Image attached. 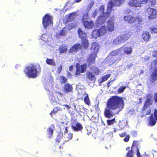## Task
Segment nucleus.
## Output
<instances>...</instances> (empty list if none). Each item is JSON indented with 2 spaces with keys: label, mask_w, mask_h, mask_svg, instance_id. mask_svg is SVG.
<instances>
[{
  "label": "nucleus",
  "mask_w": 157,
  "mask_h": 157,
  "mask_svg": "<svg viewBox=\"0 0 157 157\" xmlns=\"http://www.w3.org/2000/svg\"><path fill=\"white\" fill-rule=\"evenodd\" d=\"M110 74H108L103 76L101 78V82L107 80L110 76Z\"/></svg>",
  "instance_id": "obj_42"
},
{
  "label": "nucleus",
  "mask_w": 157,
  "mask_h": 157,
  "mask_svg": "<svg viewBox=\"0 0 157 157\" xmlns=\"http://www.w3.org/2000/svg\"><path fill=\"white\" fill-rule=\"evenodd\" d=\"M129 5L132 7H140L141 5L140 3L137 0H131L128 2Z\"/></svg>",
  "instance_id": "obj_19"
},
{
  "label": "nucleus",
  "mask_w": 157,
  "mask_h": 157,
  "mask_svg": "<svg viewBox=\"0 0 157 157\" xmlns=\"http://www.w3.org/2000/svg\"><path fill=\"white\" fill-rule=\"evenodd\" d=\"M105 9V6L103 5H101L100 7L99 11L101 12V14H103L102 15H104V14L105 13L104 12Z\"/></svg>",
  "instance_id": "obj_44"
},
{
  "label": "nucleus",
  "mask_w": 157,
  "mask_h": 157,
  "mask_svg": "<svg viewBox=\"0 0 157 157\" xmlns=\"http://www.w3.org/2000/svg\"><path fill=\"white\" fill-rule=\"evenodd\" d=\"M86 79L89 81L94 82L96 79V77L95 75L91 72L88 71L86 73Z\"/></svg>",
  "instance_id": "obj_17"
},
{
  "label": "nucleus",
  "mask_w": 157,
  "mask_h": 157,
  "mask_svg": "<svg viewBox=\"0 0 157 157\" xmlns=\"http://www.w3.org/2000/svg\"><path fill=\"white\" fill-rule=\"evenodd\" d=\"M152 104V102L150 98H147L144 103L142 111L145 113V115H148L151 114V109L149 106L151 105Z\"/></svg>",
  "instance_id": "obj_6"
},
{
  "label": "nucleus",
  "mask_w": 157,
  "mask_h": 157,
  "mask_svg": "<svg viewBox=\"0 0 157 157\" xmlns=\"http://www.w3.org/2000/svg\"><path fill=\"white\" fill-rule=\"evenodd\" d=\"M65 28H63L59 33V34L61 36H65L66 35V32L65 30Z\"/></svg>",
  "instance_id": "obj_48"
},
{
  "label": "nucleus",
  "mask_w": 157,
  "mask_h": 157,
  "mask_svg": "<svg viewBox=\"0 0 157 157\" xmlns=\"http://www.w3.org/2000/svg\"><path fill=\"white\" fill-rule=\"evenodd\" d=\"M150 59V57H149V56L147 57V58H145L144 59V62H147V60H149V59Z\"/></svg>",
  "instance_id": "obj_58"
},
{
  "label": "nucleus",
  "mask_w": 157,
  "mask_h": 157,
  "mask_svg": "<svg viewBox=\"0 0 157 157\" xmlns=\"http://www.w3.org/2000/svg\"><path fill=\"white\" fill-rule=\"evenodd\" d=\"M122 43L119 36L115 38L113 41V44L115 45H119Z\"/></svg>",
  "instance_id": "obj_35"
},
{
  "label": "nucleus",
  "mask_w": 157,
  "mask_h": 157,
  "mask_svg": "<svg viewBox=\"0 0 157 157\" xmlns=\"http://www.w3.org/2000/svg\"><path fill=\"white\" fill-rule=\"evenodd\" d=\"M82 46L79 43H77L74 44L69 49L68 52L69 53H76L81 49Z\"/></svg>",
  "instance_id": "obj_15"
},
{
  "label": "nucleus",
  "mask_w": 157,
  "mask_h": 157,
  "mask_svg": "<svg viewBox=\"0 0 157 157\" xmlns=\"http://www.w3.org/2000/svg\"><path fill=\"white\" fill-rule=\"evenodd\" d=\"M67 75L68 76H71L72 75L71 73L68 72L67 73Z\"/></svg>",
  "instance_id": "obj_64"
},
{
  "label": "nucleus",
  "mask_w": 157,
  "mask_h": 157,
  "mask_svg": "<svg viewBox=\"0 0 157 157\" xmlns=\"http://www.w3.org/2000/svg\"><path fill=\"white\" fill-rule=\"evenodd\" d=\"M122 122H120L119 123L118 125L119 126V128H114V132H117V130H119L122 129L124 127L122 126Z\"/></svg>",
  "instance_id": "obj_43"
},
{
  "label": "nucleus",
  "mask_w": 157,
  "mask_h": 157,
  "mask_svg": "<svg viewBox=\"0 0 157 157\" xmlns=\"http://www.w3.org/2000/svg\"><path fill=\"white\" fill-rule=\"evenodd\" d=\"M146 12L149 20H151L156 18L157 11L155 9L149 7L147 9Z\"/></svg>",
  "instance_id": "obj_11"
},
{
  "label": "nucleus",
  "mask_w": 157,
  "mask_h": 157,
  "mask_svg": "<svg viewBox=\"0 0 157 157\" xmlns=\"http://www.w3.org/2000/svg\"><path fill=\"white\" fill-rule=\"evenodd\" d=\"M63 134L62 133H59L58 134L56 139V143L57 144L59 143L61 139L63 137Z\"/></svg>",
  "instance_id": "obj_38"
},
{
  "label": "nucleus",
  "mask_w": 157,
  "mask_h": 157,
  "mask_svg": "<svg viewBox=\"0 0 157 157\" xmlns=\"http://www.w3.org/2000/svg\"><path fill=\"white\" fill-rule=\"evenodd\" d=\"M72 134H68V139L67 140H69L70 139H71L72 137Z\"/></svg>",
  "instance_id": "obj_57"
},
{
  "label": "nucleus",
  "mask_w": 157,
  "mask_h": 157,
  "mask_svg": "<svg viewBox=\"0 0 157 157\" xmlns=\"http://www.w3.org/2000/svg\"><path fill=\"white\" fill-rule=\"evenodd\" d=\"M97 57L96 52H92L90 54L86 59L89 66L92 65L95 63V58Z\"/></svg>",
  "instance_id": "obj_12"
},
{
  "label": "nucleus",
  "mask_w": 157,
  "mask_h": 157,
  "mask_svg": "<svg viewBox=\"0 0 157 157\" xmlns=\"http://www.w3.org/2000/svg\"><path fill=\"white\" fill-rule=\"evenodd\" d=\"M124 19L125 21L130 24L134 23L137 21L138 24H140L143 21V20L141 17H135L130 14L124 16Z\"/></svg>",
  "instance_id": "obj_4"
},
{
  "label": "nucleus",
  "mask_w": 157,
  "mask_h": 157,
  "mask_svg": "<svg viewBox=\"0 0 157 157\" xmlns=\"http://www.w3.org/2000/svg\"><path fill=\"white\" fill-rule=\"evenodd\" d=\"M82 0H74V2L75 3H78L80 2Z\"/></svg>",
  "instance_id": "obj_61"
},
{
  "label": "nucleus",
  "mask_w": 157,
  "mask_h": 157,
  "mask_svg": "<svg viewBox=\"0 0 157 157\" xmlns=\"http://www.w3.org/2000/svg\"><path fill=\"white\" fill-rule=\"evenodd\" d=\"M50 126V127L48 128L47 129L48 135L49 138L52 136L53 133V129L55 128L54 125L53 124L51 125Z\"/></svg>",
  "instance_id": "obj_25"
},
{
  "label": "nucleus",
  "mask_w": 157,
  "mask_h": 157,
  "mask_svg": "<svg viewBox=\"0 0 157 157\" xmlns=\"http://www.w3.org/2000/svg\"><path fill=\"white\" fill-rule=\"evenodd\" d=\"M107 10L106 12L104 14V15H102L98 17L96 21V24L98 26H100L103 24L106 21V20L109 18L111 14L110 13H109Z\"/></svg>",
  "instance_id": "obj_7"
},
{
  "label": "nucleus",
  "mask_w": 157,
  "mask_h": 157,
  "mask_svg": "<svg viewBox=\"0 0 157 157\" xmlns=\"http://www.w3.org/2000/svg\"><path fill=\"white\" fill-rule=\"evenodd\" d=\"M46 63L48 65L52 66L56 65V62L53 59L47 58L46 60Z\"/></svg>",
  "instance_id": "obj_33"
},
{
  "label": "nucleus",
  "mask_w": 157,
  "mask_h": 157,
  "mask_svg": "<svg viewBox=\"0 0 157 157\" xmlns=\"http://www.w3.org/2000/svg\"><path fill=\"white\" fill-rule=\"evenodd\" d=\"M88 17V15L87 13L84 14L82 18V22L85 21V20Z\"/></svg>",
  "instance_id": "obj_50"
},
{
  "label": "nucleus",
  "mask_w": 157,
  "mask_h": 157,
  "mask_svg": "<svg viewBox=\"0 0 157 157\" xmlns=\"http://www.w3.org/2000/svg\"><path fill=\"white\" fill-rule=\"evenodd\" d=\"M59 53H66L67 50V46L65 44H63L61 45L59 48Z\"/></svg>",
  "instance_id": "obj_27"
},
{
  "label": "nucleus",
  "mask_w": 157,
  "mask_h": 157,
  "mask_svg": "<svg viewBox=\"0 0 157 157\" xmlns=\"http://www.w3.org/2000/svg\"><path fill=\"white\" fill-rule=\"evenodd\" d=\"M76 18L75 13H72L69 14L66 20V28L68 30L75 28L77 26V22L75 21Z\"/></svg>",
  "instance_id": "obj_3"
},
{
  "label": "nucleus",
  "mask_w": 157,
  "mask_h": 157,
  "mask_svg": "<svg viewBox=\"0 0 157 157\" xmlns=\"http://www.w3.org/2000/svg\"><path fill=\"white\" fill-rule=\"evenodd\" d=\"M62 69V65H60L57 68V74H59L60 73Z\"/></svg>",
  "instance_id": "obj_51"
},
{
  "label": "nucleus",
  "mask_w": 157,
  "mask_h": 157,
  "mask_svg": "<svg viewBox=\"0 0 157 157\" xmlns=\"http://www.w3.org/2000/svg\"><path fill=\"white\" fill-rule=\"evenodd\" d=\"M147 125L150 127L154 126L156 123L157 120L154 118L153 113L148 117L147 119Z\"/></svg>",
  "instance_id": "obj_16"
},
{
  "label": "nucleus",
  "mask_w": 157,
  "mask_h": 157,
  "mask_svg": "<svg viewBox=\"0 0 157 157\" xmlns=\"http://www.w3.org/2000/svg\"><path fill=\"white\" fill-rule=\"evenodd\" d=\"M61 109L60 108H59L57 107H55L51 111L50 114L51 116V117H52L53 114H56L57 112L61 110Z\"/></svg>",
  "instance_id": "obj_36"
},
{
  "label": "nucleus",
  "mask_w": 157,
  "mask_h": 157,
  "mask_svg": "<svg viewBox=\"0 0 157 157\" xmlns=\"http://www.w3.org/2000/svg\"><path fill=\"white\" fill-rule=\"evenodd\" d=\"M151 65L155 68L154 71L157 72V59L154 60L152 61Z\"/></svg>",
  "instance_id": "obj_40"
},
{
  "label": "nucleus",
  "mask_w": 157,
  "mask_h": 157,
  "mask_svg": "<svg viewBox=\"0 0 157 157\" xmlns=\"http://www.w3.org/2000/svg\"><path fill=\"white\" fill-rule=\"evenodd\" d=\"M114 19L110 18L107 21L106 28L108 31L112 32L114 30Z\"/></svg>",
  "instance_id": "obj_14"
},
{
  "label": "nucleus",
  "mask_w": 157,
  "mask_h": 157,
  "mask_svg": "<svg viewBox=\"0 0 157 157\" xmlns=\"http://www.w3.org/2000/svg\"><path fill=\"white\" fill-rule=\"evenodd\" d=\"M115 118H114L111 120H107V124L108 125H110L113 124L115 122Z\"/></svg>",
  "instance_id": "obj_49"
},
{
  "label": "nucleus",
  "mask_w": 157,
  "mask_h": 157,
  "mask_svg": "<svg viewBox=\"0 0 157 157\" xmlns=\"http://www.w3.org/2000/svg\"><path fill=\"white\" fill-rule=\"evenodd\" d=\"M126 88V86H121L118 89L117 92L118 93H121L124 91Z\"/></svg>",
  "instance_id": "obj_47"
},
{
  "label": "nucleus",
  "mask_w": 157,
  "mask_h": 157,
  "mask_svg": "<svg viewBox=\"0 0 157 157\" xmlns=\"http://www.w3.org/2000/svg\"><path fill=\"white\" fill-rule=\"evenodd\" d=\"M134 147H135L136 148V151L137 157H140L141 155L139 152V149L140 148V143L139 141L137 140L133 141L131 148L132 149Z\"/></svg>",
  "instance_id": "obj_13"
},
{
  "label": "nucleus",
  "mask_w": 157,
  "mask_h": 157,
  "mask_svg": "<svg viewBox=\"0 0 157 157\" xmlns=\"http://www.w3.org/2000/svg\"><path fill=\"white\" fill-rule=\"evenodd\" d=\"M154 52L155 54L153 55V56L155 57H157V50L154 51Z\"/></svg>",
  "instance_id": "obj_56"
},
{
  "label": "nucleus",
  "mask_w": 157,
  "mask_h": 157,
  "mask_svg": "<svg viewBox=\"0 0 157 157\" xmlns=\"http://www.w3.org/2000/svg\"><path fill=\"white\" fill-rule=\"evenodd\" d=\"M150 37L151 36L148 32L146 31L143 32L142 34V38L144 41L148 42L149 40Z\"/></svg>",
  "instance_id": "obj_20"
},
{
  "label": "nucleus",
  "mask_w": 157,
  "mask_h": 157,
  "mask_svg": "<svg viewBox=\"0 0 157 157\" xmlns=\"http://www.w3.org/2000/svg\"><path fill=\"white\" fill-rule=\"evenodd\" d=\"M122 48V47H121L120 48L112 51L110 53V56H115L121 52L122 51L121 48Z\"/></svg>",
  "instance_id": "obj_30"
},
{
  "label": "nucleus",
  "mask_w": 157,
  "mask_h": 157,
  "mask_svg": "<svg viewBox=\"0 0 157 157\" xmlns=\"http://www.w3.org/2000/svg\"><path fill=\"white\" fill-rule=\"evenodd\" d=\"M64 105L67 109H69L70 108V107H69V106L67 105Z\"/></svg>",
  "instance_id": "obj_62"
},
{
  "label": "nucleus",
  "mask_w": 157,
  "mask_h": 157,
  "mask_svg": "<svg viewBox=\"0 0 157 157\" xmlns=\"http://www.w3.org/2000/svg\"><path fill=\"white\" fill-rule=\"evenodd\" d=\"M92 69L93 70L94 73L97 75L99 74L100 71L98 68L95 67H92Z\"/></svg>",
  "instance_id": "obj_41"
},
{
  "label": "nucleus",
  "mask_w": 157,
  "mask_h": 157,
  "mask_svg": "<svg viewBox=\"0 0 157 157\" xmlns=\"http://www.w3.org/2000/svg\"><path fill=\"white\" fill-rule=\"evenodd\" d=\"M132 149L131 148L130 150L128 151L126 155L127 157H133V151Z\"/></svg>",
  "instance_id": "obj_45"
},
{
  "label": "nucleus",
  "mask_w": 157,
  "mask_h": 157,
  "mask_svg": "<svg viewBox=\"0 0 157 157\" xmlns=\"http://www.w3.org/2000/svg\"><path fill=\"white\" fill-rule=\"evenodd\" d=\"M81 44L82 46L84 49H87L89 45V41L87 39L81 40Z\"/></svg>",
  "instance_id": "obj_26"
},
{
  "label": "nucleus",
  "mask_w": 157,
  "mask_h": 157,
  "mask_svg": "<svg viewBox=\"0 0 157 157\" xmlns=\"http://www.w3.org/2000/svg\"><path fill=\"white\" fill-rule=\"evenodd\" d=\"M157 78V72L154 71L151 75L150 81L151 83H154Z\"/></svg>",
  "instance_id": "obj_29"
},
{
  "label": "nucleus",
  "mask_w": 157,
  "mask_h": 157,
  "mask_svg": "<svg viewBox=\"0 0 157 157\" xmlns=\"http://www.w3.org/2000/svg\"><path fill=\"white\" fill-rule=\"evenodd\" d=\"M119 36L122 43L126 41L130 37V35L127 33L120 35Z\"/></svg>",
  "instance_id": "obj_22"
},
{
  "label": "nucleus",
  "mask_w": 157,
  "mask_h": 157,
  "mask_svg": "<svg viewBox=\"0 0 157 157\" xmlns=\"http://www.w3.org/2000/svg\"><path fill=\"white\" fill-rule=\"evenodd\" d=\"M41 70L39 64L31 63L25 67L24 71L29 78H34L38 75Z\"/></svg>",
  "instance_id": "obj_2"
},
{
  "label": "nucleus",
  "mask_w": 157,
  "mask_h": 157,
  "mask_svg": "<svg viewBox=\"0 0 157 157\" xmlns=\"http://www.w3.org/2000/svg\"><path fill=\"white\" fill-rule=\"evenodd\" d=\"M98 30L101 35L106 33L108 31L107 28L104 25L101 26L99 29H98Z\"/></svg>",
  "instance_id": "obj_34"
},
{
  "label": "nucleus",
  "mask_w": 157,
  "mask_h": 157,
  "mask_svg": "<svg viewBox=\"0 0 157 157\" xmlns=\"http://www.w3.org/2000/svg\"><path fill=\"white\" fill-rule=\"evenodd\" d=\"M78 31L79 37L81 40L87 38L86 33L82 31L81 28H79L78 29Z\"/></svg>",
  "instance_id": "obj_23"
},
{
  "label": "nucleus",
  "mask_w": 157,
  "mask_h": 157,
  "mask_svg": "<svg viewBox=\"0 0 157 157\" xmlns=\"http://www.w3.org/2000/svg\"><path fill=\"white\" fill-rule=\"evenodd\" d=\"M84 27L88 29H92L94 26V23L91 20L90 21H85L83 22Z\"/></svg>",
  "instance_id": "obj_21"
},
{
  "label": "nucleus",
  "mask_w": 157,
  "mask_h": 157,
  "mask_svg": "<svg viewBox=\"0 0 157 157\" xmlns=\"http://www.w3.org/2000/svg\"><path fill=\"white\" fill-rule=\"evenodd\" d=\"M73 66L72 65L70 66L69 67V70L70 71H72L73 69Z\"/></svg>",
  "instance_id": "obj_59"
},
{
  "label": "nucleus",
  "mask_w": 157,
  "mask_h": 157,
  "mask_svg": "<svg viewBox=\"0 0 157 157\" xmlns=\"http://www.w3.org/2000/svg\"><path fill=\"white\" fill-rule=\"evenodd\" d=\"M63 90L65 93L72 92L73 90L72 85L69 83H66L64 85Z\"/></svg>",
  "instance_id": "obj_18"
},
{
  "label": "nucleus",
  "mask_w": 157,
  "mask_h": 157,
  "mask_svg": "<svg viewBox=\"0 0 157 157\" xmlns=\"http://www.w3.org/2000/svg\"><path fill=\"white\" fill-rule=\"evenodd\" d=\"M150 2L151 5H155L156 3V1L155 0H152Z\"/></svg>",
  "instance_id": "obj_55"
},
{
  "label": "nucleus",
  "mask_w": 157,
  "mask_h": 157,
  "mask_svg": "<svg viewBox=\"0 0 157 157\" xmlns=\"http://www.w3.org/2000/svg\"><path fill=\"white\" fill-rule=\"evenodd\" d=\"M52 17L48 15L45 14L42 18V24L44 28L46 29L47 27L49 25H53V22L52 21Z\"/></svg>",
  "instance_id": "obj_8"
},
{
  "label": "nucleus",
  "mask_w": 157,
  "mask_h": 157,
  "mask_svg": "<svg viewBox=\"0 0 157 157\" xmlns=\"http://www.w3.org/2000/svg\"><path fill=\"white\" fill-rule=\"evenodd\" d=\"M125 0H110L108 3L107 10L109 13H111L114 6H120L124 2Z\"/></svg>",
  "instance_id": "obj_5"
},
{
  "label": "nucleus",
  "mask_w": 157,
  "mask_h": 157,
  "mask_svg": "<svg viewBox=\"0 0 157 157\" xmlns=\"http://www.w3.org/2000/svg\"><path fill=\"white\" fill-rule=\"evenodd\" d=\"M123 50L124 53L127 55H130L132 52V49L130 46H127L123 48Z\"/></svg>",
  "instance_id": "obj_24"
},
{
  "label": "nucleus",
  "mask_w": 157,
  "mask_h": 157,
  "mask_svg": "<svg viewBox=\"0 0 157 157\" xmlns=\"http://www.w3.org/2000/svg\"><path fill=\"white\" fill-rule=\"evenodd\" d=\"M101 35L98 29H95L92 33V37L94 38H96Z\"/></svg>",
  "instance_id": "obj_32"
},
{
  "label": "nucleus",
  "mask_w": 157,
  "mask_h": 157,
  "mask_svg": "<svg viewBox=\"0 0 157 157\" xmlns=\"http://www.w3.org/2000/svg\"><path fill=\"white\" fill-rule=\"evenodd\" d=\"M154 99L155 101L157 103V93H155L154 95Z\"/></svg>",
  "instance_id": "obj_53"
},
{
  "label": "nucleus",
  "mask_w": 157,
  "mask_h": 157,
  "mask_svg": "<svg viewBox=\"0 0 157 157\" xmlns=\"http://www.w3.org/2000/svg\"><path fill=\"white\" fill-rule=\"evenodd\" d=\"M148 155L149 156L148 157H154V154L152 153H149V154Z\"/></svg>",
  "instance_id": "obj_60"
},
{
  "label": "nucleus",
  "mask_w": 157,
  "mask_h": 157,
  "mask_svg": "<svg viewBox=\"0 0 157 157\" xmlns=\"http://www.w3.org/2000/svg\"><path fill=\"white\" fill-rule=\"evenodd\" d=\"M91 49L93 50L94 51L93 52H96V54H97L99 49V46L98 44L96 42H94L92 43Z\"/></svg>",
  "instance_id": "obj_28"
},
{
  "label": "nucleus",
  "mask_w": 157,
  "mask_h": 157,
  "mask_svg": "<svg viewBox=\"0 0 157 157\" xmlns=\"http://www.w3.org/2000/svg\"><path fill=\"white\" fill-rule=\"evenodd\" d=\"M130 138V136L129 135L126 136L124 138V140L125 142H128Z\"/></svg>",
  "instance_id": "obj_52"
},
{
  "label": "nucleus",
  "mask_w": 157,
  "mask_h": 157,
  "mask_svg": "<svg viewBox=\"0 0 157 157\" xmlns=\"http://www.w3.org/2000/svg\"><path fill=\"white\" fill-rule=\"evenodd\" d=\"M70 124L72 129L75 132L81 131L83 129L82 124L77 122L76 120H72Z\"/></svg>",
  "instance_id": "obj_9"
},
{
  "label": "nucleus",
  "mask_w": 157,
  "mask_h": 157,
  "mask_svg": "<svg viewBox=\"0 0 157 157\" xmlns=\"http://www.w3.org/2000/svg\"><path fill=\"white\" fill-rule=\"evenodd\" d=\"M76 70L75 73V75H79L80 73L85 72L86 70L87 64L84 63L80 65L79 63H77L76 65Z\"/></svg>",
  "instance_id": "obj_10"
},
{
  "label": "nucleus",
  "mask_w": 157,
  "mask_h": 157,
  "mask_svg": "<svg viewBox=\"0 0 157 157\" xmlns=\"http://www.w3.org/2000/svg\"><path fill=\"white\" fill-rule=\"evenodd\" d=\"M124 105V101L122 97L117 96H112L109 98L106 103L104 114L107 118H110L114 115L112 110H116L115 114H118L123 109Z\"/></svg>",
  "instance_id": "obj_1"
},
{
  "label": "nucleus",
  "mask_w": 157,
  "mask_h": 157,
  "mask_svg": "<svg viewBox=\"0 0 157 157\" xmlns=\"http://www.w3.org/2000/svg\"><path fill=\"white\" fill-rule=\"evenodd\" d=\"M67 79L65 77L61 76L60 77V82L61 84L65 83L67 81Z\"/></svg>",
  "instance_id": "obj_39"
},
{
  "label": "nucleus",
  "mask_w": 157,
  "mask_h": 157,
  "mask_svg": "<svg viewBox=\"0 0 157 157\" xmlns=\"http://www.w3.org/2000/svg\"><path fill=\"white\" fill-rule=\"evenodd\" d=\"M97 12L96 11H95L94 13V17L96 16L97 15Z\"/></svg>",
  "instance_id": "obj_63"
},
{
  "label": "nucleus",
  "mask_w": 157,
  "mask_h": 157,
  "mask_svg": "<svg viewBox=\"0 0 157 157\" xmlns=\"http://www.w3.org/2000/svg\"><path fill=\"white\" fill-rule=\"evenodd\" d=\"M149 30L151 33H157V27H151L149 28Z\"/></svg>",
  "instance_id": "obj_46"
},
{
  "label": "nucleus",
  "mask_w": 157,
  "mask_h": 157,
  "mask_svg": "<svg viewBox=\"0 0 157 157\" xmlns=\"http://www.w3.org/2000/svg\"><path fill=\"white\" fill-rule=\"evenodd\" d=\"M121 59L117 58L115 56H110L109 61L110 63L113 64L116 62L119 61Z\"/></svg>",
  "instance_id": "obj_31"
},
{
  "label": "nucleus",
  "mask_w": 157,
  "mask_h": 157,
  "mask_svg": "<svg viewBox=\"0 0 157 157\" xmlns=\"http://www.w3.org/2000/svg\"><path fill=\"white\" fill-rule=\"evenodd\" d=\"M126 133L125 132H123L121 134H119V136L120 137H123L126 136Z\"/></svg>",
  "instance_id": "obj_54"
},
{
  "label": "nucleus",
  "mask_w": 157,
  "mask_h": 157,
  "mask_svg": "<svg viewBox=\"0 0 157 157\" xmlns=\"http://www.w3.org/2000/svg\"><path fill=\"white\" fill-rule=\"evenodd\" d=\"M85 94H84V95ZM85 94L86 95V96L84 99V101L85 104L88 105H90V102L88 97V95L86 93Z\"/></svg>",
  "instance_id": "obj_37"
}]
</instances>
